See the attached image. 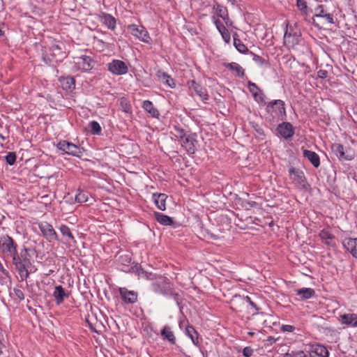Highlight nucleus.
Instances as JSON below:
<instances>
[{"label": "nucleus", "instance_id": "obj_42", "mask_svg": "<svg viewBox=\"0 0 357 357\" xmlns=\"http://www.w3.org/2000/svg\"><path fill=\"white\" fill-rule=\"evenodd\" d=\"M6 160L8 165H14L16 161L15 153L14 152H9L8 153V155L6 156Z\"/></svg>", "mask_w": 357, "mask_h": 357}, {"label": "nucleus", "instance_id": "obj_36", "mask_svg": "<svg viewBox=\"0 0 357 357\" xmlns=\"http://www.w3.org/2000/svg\"><path fill=\"white\" fill-rule=\"evenodd\" d=\"M89 126L90 128L91 132L93 135H99L100 133L101 127L97 121H93L90 122Z\"/></svg>", "mask_w": 357, "mask_h": 357}, {"label": "nucleus", "instance_id": "obj_7", "mask_svg": "<svg viewBox=\"0 0 357 357\" xmlns=\"http://www.w3.org/2000/svg\"><path fill=\"white\" fill-rule=\"evenodd\" d=\"M108 70L114 75H121L128 73V68L123 61L115 59L108 63Z\"/></svg>", "mask_w": 357, "mask_h": 357}, {"label": "nucleus", "instance_id": "obj_27", "mask_svg": "<svg viewBox=\"0 0 357 357\" xmlns=\"http://www.w3.org/2000/svg\"><path fill=\"white\" fill-rule=\"evenodd\" d=\"M161 335L164 339L167 340L171 344H176V338L171 330V328L168 326H165L163 329L161 331Z\"/></svg>", "mask_w": 357, "mask_h": 357}, {"label": "nucleus", "instance_id": "obj_9", "mask_svg": "<svg viewBox=\"0 0 357 357\" xmlns=\"http://www.w3.org/2000/svg\"><path fill=\"white\" fill-rule=\"evenodd\" d=\"M63 44L62 43L60 44L54 43L52 45L50 51L52 60L55 61L56 62H59L66 57V52L63 50Z\"/></svg>", "mask_w": 357, "mask_h": 357}, {"label": "nucleus", "instance_id": "obj_26", "mask_svg": "<svg viewBox=\"0 0 357 357\" xmlns=\"http://www.w3.org/2000/svg\"><path fill=\"white\" fill-rule=\"evenodd\" d=\"M296 294L303 300L308 299L314 296L315 291L311 288H301L296 290Z\"/></svg>", "mask_w": 357, "mask_h": 357}, {"label": "nucleus", "instance_id": "obj_16", "mask_svg": "<svg viewBox=\"0 0 357 357\" xmlns=\"http://www.w3.org/2000/svg\"><path fill=\"white\" fill-rule=\"evenodd\" d=\"M314 17L324 18L330 24L334 23L333 15L327 13L324 5H319L315 8Z\"/></svg>", "mask_w": 357, "mask_h": 357}, {"label": "nucleus", "instance_id": "obj_49", "mask_svg": "<svg viewBox=\"0 0 357 357\" xmlns=\"http://www.w3.org/2000/svg\"><path fill=\"white\" fill-rule=\"evenodd\" d=\"M257 206V202H246L244 204V206L249 209L250 208L256 207Z\"/></svg>", "mask_w": 357, "mask_h": 357}, {"label": "nucleus", "instance_id": "obj_55", "mask_svg": "<svg viewBox=\"0 0 357 357\" xmlns=\"http://www.w3.org/2000/svg\"><path fill=\"white\" fill-rule=\"evenodd\" d=\"M123 111L125 112H129L130 111V105H128V104H126L124 106H123Z\"/></svg>", "mask_w": 357, "mask_h": 357}, {"label": "nucleus", "instance_id": "obj_54", "mask_svg": "<svg viewBox=\"0 0 357 357\" xmlns=\"http://www.w3.org/2000/svg\"><path fill=\"white\" fill-rule=\"evenodd\" d=\"M0 271L4 275H8V271L3 268L1 262L0 261Z\"/></svg>", "mask_w": 357, "mask_h": 357}, {"label": "nucleus", "instance_id": "obj_44", "mask_svg": "<svg viewBox=\"0 0 357 357\" xmlns=\"http://www.w3.org/2000/svg\"><path fill=\"white\" fill-rule=\"evenodd\" d=\"M253 354V349L250 347H245L243 350V354L245 357H250Z\"/></svg>", "mask_w": 357, "mask_h": 357}, {"label": "nucleus", "instance_id": "obj_51", "mask_svg": "<svg viewBox=\"0 0 357 357\" xmlns=\"http://www.w3.org/2000/svg\"><path fill=\"white\" fill-rule=\"evenodd\" d=\"M214 24L218 30H219L220 27H222L224 26L221 21L218 19H214Z\"/></svg>", "mask_w": 357, "mask_h": 357}, {"label": "nucleus", "instance_id": "obj_45", "mask_svg": "<svg viewBox=\"0 0 357 357\" xmlns=\"http://www.w3.org/2000/svg\"><path fill=\"white\" fill-rule=\"evenodd\" d=\"M255 100H257L258 102H260V103H266L265 102V95L264 94V93L262 92L261 90H260L258 93H257V98H255Z\"/></svg>", "mask_w": 357, "mask_h": 357}, {"label": "nucleus", "instance_id": "obj_4", "mask_svg": "<svg viewBox=\"0 0 357 357\" xmlns=\"http://www.w3.org/2000/svg\"><path fill=\"white\" fill-rule=\"evenodd\" d=\"M38 227L43 236L48 242L58 241V235L54 229L52 225L48 222H44L38 224Z\"/></svg>", "mask_w": 357, "mask_h": 357}, {"label": "nucleus", "instance_id": "obj_58", "mask_svg": "<svg viewBox=\"0 0 357 357\" xmlns=\"http://www.w3.org/2000/svg\"><path fill=\"white\" fill-rule=\"evenodd\" d=\"M2 347L3 344L2 342L0 341V356L3 354Z\"/></svg>", "mask_w": 357, "mask_h": 357}, {"label": "nucleus", "instance_id": "obj_1", "mask_svg": "<svg viewBox=\"0 0 357 357\" xmlns=\"http://www.w3.org/2000/svg\"><path fill=\"white\" fill-rule=\"evenodd\" d=\"M17 243L8 235L0 237V250L6 255L13 257V264L17 271L22 281L26 280L29 276V268L32 264L30 260L31 254L36 253L34 249L24 248L19 253Z\"/></svg>", "mask_w": 357, "mask_h": 357}, {"label": "nucleus", "instance_id": "obj_13", "mask_svg": "<svg viewBox=\"0 0 357 357\" xmlns=\"http://www.w3.org/2000/svg\"><path fill=\"white\" fill-rule=\"evenodd\" d=\"M343 245L351 255L357 259V238H346L343 241Z\"/></svg>", "mask_w": 357, "mask_h": 357}, {"label": "nucleus", "instance_id": "obj_59", "mask_svg": "<svg viewBox=\"0 0 357 357\" xmlns=\"http://www.w3.org/2000/svg\"><path fill=\"white\" fill-rule=\"evenodd\" d=\"M257 131L258 133H259L260 135L263 134V130L261 129V128H259V129H257L256 130Z\"/></svg>", "mask_w": 357, "mask_h": 357}, {"label": "nucleus", "instance_id": "obj_11", "mask_svg": "<svg viewBox=\"0 0 357 357\" xmlns=\"http://www.w3.org/2000/svg\"><path fill=\"white\" fill-rule=\"evenodd\" d=\"M280 135L284 139L291 138L294 134V130L292 125L288 122H284L280 124L277 128Z\"/></svg>", "mask_w": 357, "mask_h": 357}, {"label": "nucleus", "instance_id": "obj_15", "mask_svg": "<svg viewBox=\"0 0 357 357\" xmlns=\"http://www.w3.org/2000/svg\"><path fill=\"white\" fill-rule=\"evenodd\" d=\"M52 295L57 305L61 304L65 298H68L69 296V294L66 293L61 285H58L54 287V291Z\"/></svg>", "mask_w": 357, "mask_h": 357}, {"label": "nucleus", "instance_id": "obj_62", "mask_svg": "<svg viewBox=\"0 0 357 357\" xmlns=\"http://www.w3.org/2000/svg\"><path fill=\"white\" fill-rule=\"evenodd\" d=\"M3 34V31H1V29H0V36H1Z\"/></svg>", "mask_w": 357, "mask_h": 357}, {"label": "nucleus", "instance_id": "obj_18", "mask_svg": "<svg viewBox=\"0 0 357 357\" xmlns=\"http://www.w3.org/2000/svg\"><path fill=\"white\" fill-rule=\"evenodd\" d=\"M333 152L340 158L346 160H351L352 156L347 155L344 152V147L340 144H333L331 146Z\"/></svg>", "mask_w": 357, "mask_h": 357}, {"label": "nucleus", "instance_id": "obj_40", "mask_svg": "<svg viewBox=\"0 0 357 357\" xmlns=\"http://www.w3.org/2000/svg\"><path fill=\"white\" fill-rule=\"evenodd\" d=\"M174 135L177 138H180L181 139H183L184 138H185L186 137H188V135H186L185 134V130L180 128V127H178V126H175L174 127Z\"/></svg>", "mask_w": 357, "mask_h": 357}, {"label": "nucleus", "instance_id": "obj_29", "mask_svg": "<svg viewBox=\"0 0 357 357\" xmlns=\"http://www.w3.org/2000/svg\"><path fill=\"white\" fill-rule=\"evenodd\" d=\"M234 46L241 53L245 54L249 52L248 47L238 38V34L235 33L233 35Z\"/></svg>", "mask_w": 357, "mask_h": 357}, {"label": "nucleus", "instance_id": "obj_21", "mask_svg": "<svg viewBox=\"0 0 357 357\" xmlns=\"http://www.w3.org/2000/svg\"><path fill=\"white\" fill-rule=\"evenodd\" d=\"M195 140L189 135L183 139L182 146L184 147L189 154H193L195 152Z\"/></svg>", "mask_w": 357, "mask_h": 357}, {"label": "nucleus", "instance_id": "obj_6", "mask_svg": "<svg viewBox=\"0 0 357 357\" xmlns=\"http://www.w3.org/2000/svg\"><path fill=\"white\" fill-rule=\"evenodd\" d=\"M128 28L131 34L139 38L140 40L147 43L150 42L151 38L149 34L143 26L131 24L129 25Z\"/></svg>", "mask_w": 357, "mask_h": 357}, {"label": "nucleus", "instance_id": "obj_14", "mask_svg": "<svg viewBox=\"0 0 357 357\" xmlns=\"http://www.w3.org/2000/svg\"><path fill=\"white\" fill-rule=\"evenodd\" d=\"M299 42V36L296 33L292 34L287 30L284 36V43L289 48H294Z\"/></svg>", "mask_w": 357, "mask_h": 357}, {"label": "nucleus", "instance_id": "obj_5", "mask_svg": "<svg viewBox=\"0 0 357 357\" xmlns=\"http://www.w3.org/2000/svg\"><path fill=\"white\" fill-rule=\"evenodd\" d=\"M74 65L77 70L89 71L93 67V61L90 56L82 55L75 58Z\"/></svg>", "mask_w": 357, "mask_h": 357}, {"label": "nucleus", "instance_id": "obj_35", "mask_svg": "<svg viewBox=\"0 0 357 357\" xmlns=\"http://www.w3.org/2000/svg\"><path fill=\"white\" fill-rule=\"evenodd\" d=\"M250 54L252 56L253 61H255L259 66H268V62L266 59L262 58L261 56H260L253 52H250Z\"/></svg>", "mask_w": 357, "mask_h": 357}, {"label": "nucleus", "instance_id": "obj_52", "mask_svg": "<svg viewBox=\"0 0 357 357\" xmlns=\"http://www.w3.org/2000/svg\"><path fill=\"white\" fill-rule=\"evenodd\" d=\"M244 299L246 300V301L248 302L251 306H252L257 310H258V308L257 307L256 304L251 301V299H250V298L249 296H247L244 297Z\"/></svg>", "mask_w": 357, "mask_h": 357}, {"label": "nucleus", "instance_id": "obj_38", "mask_svg": "<svg viewBox=\"0 0 357 357\" xmlns=\"http://www.w3.org/2000/svg\"><path fill=\"white\" fill-rule=\"evenodd\" d=\"M218 31L221 34L223 40L226 43H229L230 42V33L229 32L225 26H223L222 27H220Z\"/></svg>", "mask_w": 357, "mask_h": 357}, {"label": "nucleus", "instance_id": "obj_3", "mask_svg": "<svg viewBox=\"0 0 357 357\" xmlns=\"http://www.w3.org/2000/svg\"><path fill=\"white\" fill-rule=\"evenodd\" d=\"M57 147L59 149L64 151L68 155L80 158L82 155V150L73 143L66 141H62L58 143Z\"/></svg>", "mask_w": 357, "mask_h": 357}, {"label": "nucleus", "instance_id": "obj_20", "mask_svg": "<svg viewBox=\"0 0 357 357\" xmlns=\"http://www.w3.org/2000/svg\"><path fill=\"white\" fill-rule=\"evenodd\" d=\"M101 22L109 29L114 30L116 27V19L107 13H102L100 15Z\"/></svg>", "mask_w": 357, "mask_h": 357}, {"label": "nucleus", "instance_id": "obj_30", "mask_svg": "<svg viewBox=\"0 0 357 357\" xmlns=\"http://www.w3.org/2000/svg\"><path fill=\"white\" fill-rule=\"evenodd\" d=\"M311 354H314L319 357H328L329 356V352L326 347L321 344L316 345Z\"/></svg>", "mask_w": 357, "mask_h": 357}, {"label": "nucleus", "instance_id": "obj_63", "mask_svg": "<svg viewBox=\"0 0 357 357\" xmlns=\"http://www.w3.org/2000/svg\"><path fill=\"white\" fill-rule=\"evenodd\" d=\"M356 183H357V178L356 179Z\"/></svg>", "mask_w": 357, "mask_h": 357}, {"label": "nucleus", "instance_id": "obj_22", "mask_svg": "<svg viewBox=\"0 0 357 357\" xmlns=\"http://www.w3.org/2000/svg\"><path fill=\"white\" fill-rule=\"evenodd\" d=\"M319 236L323 241H325L326 245L332 247L335 245L333 241L335 236L328 229H322L319 233Z\"/></svg>", "mask_w": 357, "mask_h": 357}, {"label": "nucleus", "instance_id": "obj_28", "mask_svg": "<svg viewBox=\"0 0 357 357\" xmlns=\"http://www.w3.org/2000/svg\"><path fill=\"white\" fill-rule=\"evenodd\" d=\"M226 68L236 73V75L240 77H243L245 75L243 68L237 63L232 62L230 63L225 64Z\"/></svg>", "mask_w": 357, "mask_h": 357}, {"label": "nucleus", "instance_id": "obj_2", "mask_svg": "<svg viewBox=\"0 0 357 357\" xmlns=\"http://www.w3.org/2000/svg\"><path fill=\"white\" fill-rule=\"evenodd\" d=\"M266 111L273 119L283 120L286 117L284 102L281 100H275L269 102L266 106Z\"/></svg>", "mask_w": 357, "mask_h": 357}, {"label": "nucleus", "instance_id": "obj_39", "mask_svg": "<svg viewBox=\"0 0 357 357\" xmlns=\"http://www.w3.org/2000/svg\"><path fill=\"white\" fill-rule=\"evenodd\" d=\"M249 91L255 98H257V93L261 90L256 84L249 81L248 83Z\"/></svg>", "mask_w": 357, "mask_h": 357}, {"label": "nucleus", "instance_id": "obj_24", "mask_svg": "<svg viewBox=\"0 0 357 357\" xmlns=\"http://www.w3.org/2000/svg\"><path fill=\"white\" fill-rule=\"evenodd\" d=\"M154 216L156 220L162 225H172L174 223L172 218L161 213L155 212Z\"/></svg>", "mask_w": 357, "mask_h": 357}, {"label": "nucleus", "instance_id": "obj_34", "mask_svg": "<svg viewBox=\"0 0 357 357\" xmlns=\"http://www.w3.org/2000/svg\"><path fill=\"white\" fill-rule=\"evenodd\" d=\"M192 87L196 93L202 100H207L208 96L205 93L204 91L202 88L199 87L198 84L195 83V81H192Z\"/></svg>", "mask_w": 357, "mask_h": 357}, {"label": "nucleus", "instance_id": "obj_10", "mask_svg": "<svg viewBox=\"0 0 357 357\" xmlns=\"http://www.w3.org/2000/svg\"><path fill=\"white\" fill-rule=\"evenodd\" d=\"M119 293L122 300L126 303H134L137 300V292L130 291L125 287L119 288Z\"/></svg>", "mask_w": 357, "mask_h": 357}, {"label": "nucleus", "instance_id": "obj_33", "mask_svg": "<svg viewBox=\"0 0 357 357\" xmlns=\"http://www.w3.org/2000/svg\"><path fill=\"white\" fill-rule=\"evenodd\" d=\"M62 86L66 90H72L75 88V80L73 77H66L61 81Z\"/></svg>", "mask_w": 357, "mask_h": 357}, {"label": "nucleus", "instance_id": "obj_17", "mask_svg": "<svg viewBox=\"0 0 357 357\" xmlns=\"http://www.w3.org/2000/svg\"><path fill=\"white\" fill-rule=\"evenodd\" d=\"M153 202L157 208L161 211L166 209V199L167 195L164 193H153L152 195Z\"/></svg>", "mask_w": 357, "mask_h": 357}, {"label": "nucleus", "instance_id": "obj_48", "mask_svg": "<svg viewBox=\"0 0 357 357\" xmlns=\"http://www.w3.org/2000/svg\"><path fill=\"white\" fill-rule=\"evenodd\" d=\"M317 75L319 78L324 79L327 77L328 72L325 70H319Z\"/></svg>", "mask_w": 357, "mask_h": 357}, {"label": "nucleus", "instance_id": "obj_61", "mask_svg": "<svg viewBox=\"0 0 357 357\" xmlns=\"http://www.w3.org/2000/svg\"><path fill=\"white\" fill-rule=\"evenodd\" d=\"M90 328L94 331V332H97L96 330L92 326H90Z\"/></svg>", "mask_w": 357, "mask_h": 357}, {"label": "nucleus", "instance_id": "obj_57", "mask_svg": "<svg viewBox=\"0 0 357 357\" xmlns=\"http://www.w3.org/2000/svg\"><path fill=\"white\" fill-rule=\"evenodd\" d=\"M282 357H293L292 354L287 353Z\"/></svg>", "mask_w": 357, "mask_h": 357}, {"label": "nucleus", "instance_id": "obj_8", "mask_svg": "<svg viewBox=\"0 0 357 357\" xmlns=\"http://www.w3.org/2000/svg\"><path fill=\"white\" fill-rule=\"evenodd\" d=\"M289 173L293 183L299 187H305L306 179L303 171L291 167L289 169Z\"/></svg>", "mask_w": 357, "mask_h": 357}, {"label": "nucleus", "instance_id": "obj_12", "mask_svg": "<svg viewBox=\"0 0 357 357\" xmlns=\"http://www.w3.org/2000/svg\"><path fill=\"white\" fill-rule=\"evenodd\" d=\"M339 320L342 324L350 327H357V314L349 313L340 314Z\"/></svg>", "mask_w": 357, "mask_h": 357}, {"label": "nucleus", "instance_id": "obj_47", "mask_svg": "<svg viewBox=\"0 0 357 357\" xmlns=\"http://www.w3.org/2000/svg\"><path fill=\"white\" fill-rule=\"evenodd\" d=\"M222 20L225 21L226 25L227 26H231L232 24H233V22L229 20V15H228V13H226V15L222 17Z\"/></svg>", "mask_w": 357, "mask_h": 357}, {"label": "nucleus", "instance_id": "obj_41", "mask_svg": "<svg viewBox=\"0 0 357 357\" xmlns=\"http://www.w3.org/2000/svg\"><path fill=\"white\" fill-rule=\"evenodd\" d=\"M296 5L302 13L307 14V6L306 0H297Z\"/></svg>", "mask_w": 357, "mask_h": 357}, {"label": "nucleus", "instance_id": "obj_19", "mask_svg": "<svg viewBox=\"0 0 357 357\" xmlns=\"http://www.w3.org/2000/svg\"><path fill=\"white\" fill-rule=\"evenodd\" d=\"M303 156L306 158L312 164V165L317 168L320 165V159L319 156L317 153H316L314 151L304 149L303 150Z\"/></svg>", "mask_w": 357, "mask_h": 357}, {"label": "nucleus", "instance_id": "obj_53", "mask_svg": "<svg viewBox=\"0 0 357 357\" xmlns=\"http://www.w3.org/2000/svg\"><path fill=\"white\" fill-rule=\"evenodd\" d=\"M293 357H307L303 351H298L292 354Z\"/></svg>", "mask_w": 357, "mask_h": 357}, {"label": "nucleus", "instance_id": "obj_31", "mask_svg": "<svg viewBox=\"0 0 357 357\" xmlns=\"http://www.w3.org/2000/svg\"><path fill=\"white\" fill-rule=\"evenodd\" d=\"M59 230L61 234L68 238V241H75V238L70 229V228L66 225H61L59 227Z\"/></svg>", "mask_w": 357, "mask_h": 357}, {"label": "nucleus", "instance_id": "obj_46", "mask_svg": "<svg viewBox=\"0 0 357 357\" xmlns=\"http://www.w3.org/2000/svg\"><path fill=\"white\" fill-rule=\"evenodd\" d=\"M294 326L291 325H282V330L287 332H293L294 331Z\"/></svg>", "mask_w": 357, "mask_h": 357}, {"label": "nucleus", "instance_id": "obj_25", "mask_svg": "<svg viewBox=\"0 0 357 357\" xmlns=\"http://www.w3.org/2000/svg\"><path fill=\"white\" fill-rule=\"evenodd\" d=\"M143 109L149 112L153 117L158 118L160 115L159 112L154 107L152 102L149 100H144L142 105Z\"/></svg>", "mask_w": 357, "mask_h": 357}, {"label": "nucleus", "instance_id": "obj_32", "mask_svg": "<svg viewBox=\"0 0 357 357\" xmlns=\"http://www.w3.org/2000/svg\"><path fill=\"white\" fill-rule=\"evenodd\" d=\"M158 77L162 80V82L168 86L173 88L174 82L173 79L165 73L158 72Z\"/></svg>", "mask_w": 357, "mask_h": 357}, {"label": "nucleus", "instance_id": "obj_50", "mask_svg": "<svg viewBox=\"0 0 357 357\" xmlns=\"http://www.w3.org/2000/svg\"><path fill=\"white\" fill-rule=\"evenodd\" d=\"M15 295L20 298V300H23L24 298V296L23 292L20 289H15Z\"/></svg>", "mask_w": 357, "mask_h": 357}, {"label": "nucleus", "instance_id": "obj_23", "mask_svg": "<svg viewBox=\"0 0 357 357\" xmlns=\"http://www.w3.org/2000/svg\"><path fill=\"white\" fill-rule=\"evenodd\" d=\"M185 334L191 339L192 343L195 345H199V337L198 333L191 325H188L185 328Z\"/></svg>", "mask_w": 357, "mask_h": 357}, {"label": "nucleus", "instance_id": "obj_56", "mask_svg": "<svg viewBox=\"0 0 357 357\" xmlns=\"http://www.w3.org/2000/svg\"><path fill=\"white\" fill-rule=\"evenodd\" d=\"M121 258L123 259V257L121 256ZM124 258H125L124 261H126V262H130L131 260L130 258L128 255H125Z\"/></svg>", "mask_w": 357, "mask_h": 357}, {"label": "nucleus", "instance_id": "obj_37", "mask_svg": "<svg viewBox=\"0 0 357 357\" xmlns=\"http://www.w3.org/2000/svg\"><path fill=\"white\" fill-rule=\"evenodd\" d=\"M89 199V193L87 192L79 191L75 196V201L78 203L86 202Z\"/></svg>", "mask_w": 357, "mask_h": 357}, {"label": "nucleus", "instance_id": "obj_60", "mask_svg": "<svg viewBox=\"0 0 357 357\" xmlns=\"http://www.w3.org/2000/svg\"><path fill=\"white\" fill-rule=\"evenodd\" d=\"M310 357H319L318 356L315 355L314 354H310Z\"/></svg>", "mask_w": 357, "mask_h": 357}, {"label": "nucleus", "instance_id": "obj_43", "mask_svg": "<svg viewBox=\"0 0 357 357\" xmlns=\"http://www.w3.org/2000/svg\"><path fill=\"white\" fill-rule=\"evenodd\" d=\"M217 14L219 17L221 18L223 17L226 13H227V11L226 9H225L222 6L217 4L215 6Z\"/></svg>", "mask_w": 357, "mask_h": 357}]
</instances>
